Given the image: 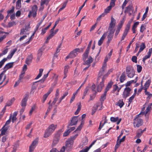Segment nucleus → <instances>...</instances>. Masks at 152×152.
<instances>
[{"instance_id":"f257e3e1","label":"nucleus","mask_w":152,"mask_h":152,"mask_svg":"<svg viewBox=\"0 0 152 152\" xmlns=\"http://www.w3.org/2000/svg\"><path fill=\"white\" fill-rule=\"evenodd\" d=\"M74 133H75L74 132ZM75 133H76V134H75L74 136L72 137L66 142L65 147L66 149L69 150L72 147L74 142L73 140L78 136V134L79 133V132H77Z\"/></svg>"},{"instance_id":"f03ea898","label":"nucleus","mask_w":152,"mask_h":152,"mask_svg":"<svg viewBox=\"0 0 152 152\" xmlns=\"http://www.w3.org/2000/svg\"><path fill=\"white\" fill-rule=\"evenodd\" d=\"M56 126V125H54L53 124L50 125L45 131L44 137L47 138L50 136L52 132L54 131Z\"/></svg>"},{"instance_id":"7ed1b4c3","label":"nucleus","mask_w":152,"mask_h":152,"mask_svg":"<svg viewBox=\"0 0 152 152\" xmlns=\"http://www.w3.org/2000/svg\"><path fill=\"white\" fill-rule=\"evenodd\" d=\"M113 70L112 69H110L107 72V75H104L102 79V81L100 83L99 85L97 86V90L98 91L100 92L101 91L102 88L104 86V81L106 77L108 75H109L111 72L113 71Z\"/></svg>"},{"instance_id":"20e7f679","label":"nucleus","mask_w":152,"mask_h":152,"mask_svg":"<svg viewBox=\"0 0 152 152\" xmlns=\"http://www.w3.org/2000/svg\"><path fill=\"white\" fill-rule=\"evenodd\" d=\"M126 72V75L129 77H132L134 75V70L133 68L130 66H127Z\"/></svg>"},{"instance_id":"39448f33","label":"nucleus","mask_w":152,"mask_h":152,"mask_svg":"<svg viewBox=\"0 0 152 152\" xmlns=\"http://www.w3.org/2000/svg\"><path fill=\"white\" fill-rule=\"evenodd\" d=\"M115 30H111L109 31V33L107 36L108 41L107 42V44L108 45H109L110 43L112 40L113 36V34Z\"/></svg>"},{"instance_id":"423d86ee","label":"nucleus","mask_w":152,"mask_h":152,"mask_svg":"<svg viewBox=\"0 0 152 152\" xmlns=\"http://www.w3.org/2000/svg\"><path fill=\"white\" fill-rule=\"evenodd\" d=\"M86 116V115L85 114H83L82 115V119L80 124V125L77 127V129L74 131V132L80 131L84 124V121L83 120V119L85 118Z\"/></svg>"},{"instance_id":"0eeeda50","label":"nucleus","mask_w":152,"mask_h":152,"mask_svg":"<svg viewBox=\"0 0 152 152\" xmlns=\"http://www.w3.org/2000/svg\"><path fill=\"white\" fill-rule=\"evenodd\" d=\"M78 116H75L72 118L71 120V122L68 124V128H69V126L75 125L77 124L78 121Z\"/></svg>"},{"instance_id":"6e6552de","label":"nucleus","mask_w":152,"mask_h":152,"mask_svg":"<svg viewBox=\"0 0 152 152\" xmlns=\"http://www.w3.org/2000/svg\"><path fill=\"white\" fill-rule=\"evenodd\" d=\"M133 124L135 127H139L142 124V119H134Z\"/></svg>"},{"instance_id":"1a4fd4ad","label":"nucleus","mask_w":152,"mask_h":152,"mask_svg":"<svg viewBox=\"0 0 152 152\" xmlns=\"http://www.w3.org/2000/svg\"><path fill=\"white\" fill-rule=\"evenodd\" d=\"M60 134L57 133L55 135L54 139L53 140L52 146L53 147H54L57 144L59 141Z\"/></svg>"},{"instance_id":"9d476101","label":"nucleus","mask_w":152,"mask_h":152,"mask_svg":"<svg viewBox=\"0 0 152 152\" xmlns=\"http://www.w3.org/2000/svg\"><path fill=\"white\" fill-rule=\"evenodd\" d=\"M38 139L36 138L33 141L32 143L29 147L30 152H32L34 151L36 146L38 143Z\"/></svg>"},{"instance_id":"9b49d317","label":"nucleus","mask_w":152,"mask_h":152,"mask_svg":"<svg viewBox=\"0 0 152 152\" xmlns=\"http://www.w3.org/2000/svg\"><path fill=\"white\" fill-rule=\"evenodd\" d=\"M131 89L129 87H126L125 88L123 92V97L124 98H126L129 95Z\"/></svg>"},{"instance_id":"f8f14e48","label":"nucleus","mask_w":152,"mask_h":152,"mask_svg":"<svg viewBox=\"0 0 152 152\" xmlns=\"http://www.w3.org/2000/svg\"><path fill=\"white\" fill-rule=\"evenodd\" d=\"M115 24V20L112 17L111 18V22L110 24V26L109 28V30L111 31V30H115L113 29Z\"/></svg>"},{"instance_id":"ddd939ff","label":"nucleus","mask_w":152,"mask_h":152,"mask_svg":"<svg viewBox=\"0 0 152 152\" xmlns=\"http://www.w3.org/2000/svg\"><path fill=\"white\" fill-rule=\"evenodd\" d=\"M107 66V64L106 63L104 62V64H103L100 70L99 74L98 76L99 77H100L102 75L105 71V68Z\"/></svg>"},{"instance_id":"4468645a","label":"nucleus","mask_w":152,"mask_h":152,"mask_svg":"<svg viewBox=\"0 0 152 152\" xmlns=\"http://www.w3.org/2000/svg\"><path fill=\"white\" fill-rule=\"evenodd\" d=\"M93 61V58L92 57L89 56L88 58V59L85 61H84V63L83 64L85 65H87V66H90L91 63Z\"/></svg>"},{"instance_id":"2eb2a0df","label":"nucleus","mask_w":152,"mask_h":152,"mask_svg":"<svg viewBox=\"0 0 152 152\" xmlns=\"http://www.w3.org/2000/svg\"><path fill=\"white\" fill-rule=\"evenodd\" d=\"M130 26L127 24L124 31L121 37V41L124 40L130 28Z\"/></svg>"},{"instance_id":"dca6fc26","label":"nucleus","mask_w":152,"mask_h":152,"mask_svg":"<svg viewBox=\"0 0 152 152\" xmlns=\"http://www.w3.org/2000/svg\"><path fill=\"white\" fill-rule=\"evenodd\" d=\"M115 5L112 3H110V5L108 6L107 8L104 10V12L103 13L105 15L107 14V13L109 12L111 10L112 7H114Z\"/></svg>"},{"instance_id":"f3484780","label":"nucleus","mask_w":152,"mask_h":152,"mask_svg":"<svg viewBox=\"0 0 152 152\" xmlns=\"http://www.w3.org/2000/svg\"><path fill=\"white\" fill-rule=\"evenodd\" d=\"M12 56H13L10 53L8 55L7 58H4L2 60L0 61V68H1L2 67L4 62L7 60V58L9 59H10L11 58Z\"/></svg>"},{"instance_id":"a211bd4d","label":"nucleus","mask_w":152,"mask_h":152,"mask_svg":"<svg viewBox=\"0 0 152 152\" xmlns=\"http://www.w3.org/2000/svg\"><path fill=\"white\" fill-rule=\"evenodd\" d=\"M37 6L36 5H34L32 8V10L31 11L32 13L31 15L33 17H35L37 15Z\"/></svg>"},{"instance_id":"6ab92c4d","label":"nucleus","mask_w":152,"mask_h":152,"mask_svg":"<svg viewBox=\"0 0 152 152\" xmlns=\"http://www.w3.org/2000/svg\"><path fill=\"white\" fill-rule=\"evenodd\" d=\"M14 62L9 63L6 65L4 67V71L3 72H5L8 69L12 67Z\"/></svg>"},{"instance_id":"aec40b11","label":"nucleus","mask_w":152,"mask_h":152,"mask_svg":"<svg viewBox=\"0 0 152 152\" xmlns=\"http://www.w3.org/2000/svg\"><path fill=\"white\" fill-rule=\"evenodd\" d=\"M152 52V48H151L149 49L148 52V55H146L143 58L142 61L144 63L145 62V60L147 58L150 57L151 56Z\"/></svg>"},{"instance_id":"412c9836","label":"nucleus","mask_w":152,"mask_h":152,"mask_svg":"<svg viewBox=\"0 0 152 152\" xmlns=\"http://www.w3.org/2000/svg\"><path fill=\"white\" fill-rule=\"evenodd\" d=\"M40 81V80L38 81L35 82L33 83L31 89L30 93H31V94L34 93V90L35 89H36V88L37 86V82Z\"/></svg>"},{"instance_id":"4be33fe9","label":"nucleus","mask_w":152,"mask_h":152,"mask_svg":"<svg viewBox=\"0 0 152 152\" xmlns=\"http://www.w3.org/2000/svg\"><path fill=\"white\" fill-rule=\"evenodd\" d=\"M151 82V80H148L145 83L143 87L142 88L145 90V91H147V89L150 85Z\"/></svg>"},{"instance_id":"5701e85b","label":"nucleus","mask_w":152,"mask_h":152,"mask_svg":"<svg viewBox=\"0 0 152 152\" xmlns=\"http://www.w3.org/2000/svg\"><path fill=\"white\" fill-rule=\"evenodd\" d=\"M106 36V33H104L98 42V45L99 46H100L102 44Z\"/></svg>"},{"instance_id":"b1692460","label":"nucleus","mask_w":152,"mask_h":152,"mask_svg":"<svg viewBox=\"0 0 152 152\" xmlns=\"http://www.w3.org/2000/svg\"><path fill=\"white\" fill-rule=\"evenodd\" d=\"M18 113V111H15L13 115H12V122L14 123L15 121L17 119V118L16 117Z\"/></svg>"},{"instance_id":"393cba45","label":"nucleus","mask_w":152,"mask_h":152,"mask_svg":"<svg viewBox=\"0 0 152 152\" xmlns=\"http://www.w3.org/2000/svg\"><path fill=\"white\" fill-rule=\"evenodd\" d=\"M133 9L132 6V4H130L126 8V10L125 11V12H128L131 11L133 12Z\"/></svg>"},{"instance_id":"a878e982","label":"nucleus","mask_w":152,"mask_h":152,"mask_svg":"<svg viewBox=\"0 0 152 152\" xmlns=\"http://www.w3.org/2000/svg\"><path fill=\"white\" fill-rule=\"evenodd\" d=\"M28 98V96H26L22 99L21 102V105L23 107H25Z\"/></svg>"},{"instance_id":"bb28decb","label":"nucleus","mask_w":152,"mask_h":152,"mask_svg":"<svg viewBox=\"0 0 152 152\" xmlns=\"http://www.w3.org/2000/svg\"><path fill=\"white\" fill-rule=\"evenodd\" d=\"M32 59V56L31 55L29 56L26 59V63L27 64H29L31 63Z\"/></svg>"},{"instance_id":"cd10ccee","label":"nucleus","mask_w":152,"mask_h":152,"mask_svg":"<svg viewBox=\"0 0 152 152\" xmlns=\"http://www.w3.org/2000/svg\"><path fill=\"white\" fill-rule=\"evenodd\" d=\"M126 75L125 73V72H123L121 75L120 80L121 83L123 82L124 80H125Z\"/></svg>"},{"instance_id":"c85d7f7f","label":"nucleus","mask_w":152,"mask_h":152,"mask_svg":"<svg viewBox=\"0 0 152 152\" xmlns=\"http://www.w3.org/2000/svg\"><path fill=\"white\" fill-rule=\"evenodd\" d=\"M81 108V104L80 102L78 105L77 108L75 113V114L77 115L78 114Z\"/></svg>"},{"instance_id":"c756f323","label":"nucleus","mask_w":152,"mask_h":152,"mask_svg":"<svg viewBox=\"0 0 152 152\" xmlns=\"http://www.w3.org/2000/svg\"><path fill=\"white\" fill-rule=\"evenodd\" d=\"M15 100L14 98H12L10 100L7 102L6 105L7 106H9L12 105Z\"/></svg>"},{"instance_id":"7c9ffc66","label":"nucleus","mask_w":152,"mask_h":152,"mask_svg":"<svg viewBox=\"0 0 152 152\" xmlns=\"http://www.w3.org/2000/svg\"><path fill=\"white\" fill-rule=\"evenodd\" d=\"M113 84V82L112 81H110V82L108 84L107 86L106 87L105 91H106V92H107L109 90V89L111 88Z\"/></svg>"},{"instance_id":"2f4dec72","label":"nucleus","mask_w":152,"mask_h":152,"mask_svg":"<svg viewBox=\"0 0 152 152\" xmlns=\"http://www.w3.org/2000/svg\"><path fill=\"white\" fill-rule=\"evenodd\" d=\"M145 43H142L140 46V48L139 51V53H141L145 48Z\"/></svg>"},{"instance_id":"473e14b6","label":"nucleus","mask_w":152,"mask_h":152,"mask_svg":"<svg viewBox=\"0 0 152 152\" xmlns=\"http://www.w3.org/2000/svg\"><path fill=\"white\" fill-rule=\"evenodd\" d=\"M107 92L105 91L101 97L100 100L101 102V104H102V102H103L106 99Z\"/></svg>"},{"instance_id":"72a5a7b5","label":"nucleus","mask_w":152,"mask_h":152,"mask_svg":"<svg viewBox=\"0 0 152 152\" xmlns=\"http://www.w3.org/2000/svg\"><path fill=\"white\" fill-rule=\"evenodd\" d=\"M143 133L141 129H139L137 131V133L136 136V137L139 138L142 135Z\"/></svg>"},{"instance_id":"f704fd0d","label":"nucleus","mask_w":152,"mask_h":152,"mask_svg":"<svg viewBox=\"0 0 152 152\" xmlns=\"http://www.w3.org/2000/svg\"><path fill=\"white\" fill-rule=\"evenodd\" d=\"M21 0H18L16 2V7L17 9H19L21 7Z\"/></svg>"},{"instance_id":"c9c22d12","label":"nucleus","mask_w":152,"mask_h":152,"mask_svg":"<svg viewBox=\"0 0 152 152\" xmlns=\"http://www.w3.org/2000/svg\"><path fill=\"white\" fill-rule=\"evenodd\" d=\"M124 104V103L123 102V99L119 100L117 104V105L119 106L120 108L122 107Z\"/></svg>"},{"instance_id":"e433bc0d","label":"nucleus","mask_w":152,"mask_h":152,"mask_svg":"<svg viewBox=\"0 0 152 152\" xmlns=\"http://www.w3.org/2000/svg\"><path fill=\"white\" fill-rule=\"evenodd\" d=\"M49 1L48 0H41V6H42L44 4H45L46 5H48Z\"/></svg>"},{"instance_id":"4c0bfd02","label":"nucleus","mask_w":152,"mask_h":152,"mask_svg":"<svg viewBox=\"0 0 152 152\" xmlns=\"http://www.w3.org/2000/svg\"><path fill=\"white\" fill-rule=\"evenodd\" d=\"M43 69H40L39 70V73L35 78V79H37L40 77L42 75Z\"/></svg>"},{"instance_id":"58836bf2","label":"nucleus","mask_w":152,"mask_h":152,"mask_svg":"<svg viewBox=\"0 0 152 152\" xmlns=\"http://www.w3.org/2000/svg\"><path fill=\"white\" fill-rule=\"evenodd\" d=\"M89 88L88 86L86 87L85 89V91L83 92V96L82 97V99H84L85 96L86 95V94L89 89Z\"/></svg>"},{"instance_id":"ea45409f","label":"nucleus","mask_w":152,"mask_h":152,"mask_svg":"<svg viewBox=\"0 0 152 152\" xmlns=\"http://www.w3.org/2000/svg\"><path fill=\"white\" fill-rule=\"evenodd\" d=\"M135 96V94H134L130 97L129 99V104L128 106H129L130 104L132 102L133 99H134V97Z\"/></svg>"},{"instance_id":"a19ab883","label":"nucleus","mask_w":152,"mask_h":152,"mask_svg":"<svg viewBox=\"0 0 152 152\" xmlns=\"http://www.w3.org/2000/svg\"><path fill=\"white\" fill-rule=\"evenodd\" d=\"M8 129L7 127H5L4 129H3L1 131V133L0 134V136H2L4 135L6 132V131Z\"/></svg>"},{"instance_id":"79ce46f5","label":"nucleus","mask_w":152,"mask_h":152,"mask_svg":"<svg viewBox=\"0 0 152 152\" xmlns=\"http://www.w3.org/2000/svg\"><path fill=\"white\" fill-rule=\"evenodd\" d=\"M68 1L67 0L63 3V5H62V7L59 9L58 11L59 12L61 11L62 10L64 9Z\"/></svg>"},{"instance_id":"37998d69","label":"nucleus","mask_w":152,"mask_h":152,"mask_svg":"<svg viewBox=\"0 0 152 152\" xmlns=\"http://www.w3.org/2000/svg\"><path fill=\"white\" fill-rule=\"evenodd\" d=\"M119 119L118 117H116L115 118L114 117H111L110 118V120L112 122H115L117 121Z\"/></svg>"},{"instance_id":"c03bdc74","label":"nucleus","mask_w":152,"mask_h":152,"mask_svg":"<svg viewBox=\"0 0 152 152\" xmlns=\"http://www.w3.org/2000/svg\"><path fill=\"white\" fill-rule=\"evenodd\" d=\"M36 107V106L35 105H33L31 107V109L29 112V115H31L33 112V111L35 110Z\"/></svg>"},{"instance_id":"a18cd8bd","label":"nucleus","mask_w":152,"mask_h":152,"mask_svg":"<svg viewBox=\"0 0 152 152\" xmlns=\"http://www.w3.org/2000/svg\"><path fill=\"white\" fill-rule=\"evenodd\" d=\"M25 74V72L24 71H22L21 74L19 76V78L18 80L20 81H21V79H22L24 76V74Z\"/></svg>"},{"instance_id":"49530a36","label":"nucleus","mask_w":152,"mask_h":152,"mask_svg":"<svg viewBox=\"0 0 152 152\" xmlns=\"http://www.w3.org/2000/svg\"><path fill=\"white\" fill-rule=\"evenodd\" d=\"M121 142L119 141V140H117L116 141V144L115 145V151H116L117 149L119 147L121 144Z\"/></svg>"},{"instance_id":"de8ad7c7","label":"nucleus","mask_w":152,"mask_h":152,"mask_svg":"<svg viewBox=\"0 0 152 152\" xmlns=\"http://www.w3.org/2000/svg\"><path fill=\"white\" fill-rule=\"evenodd\" d=\"M145 93L146 95L148 96L147 98H148L149 99H150L152 97V94L150 93L149 92L147 91H145Z\"/></svg>"},{"instance_id":"09e8293b","label":"nucleus","mask_w":152,"mask_h":152,"mask_svg":"<svg viewBox=\"0 0 152 152\" xmlns=\"http://www.w3.org/2000/svg\"><path fill=\"white\" fill-rule=\"evenodd\" d=\"M11 119H12V114H11L10 115V116L9 119L6 122L5 125L4 126V127L6 125H8L11 122Z\"/></svg>"},{"instance_id":"8fccbe9b","label":"nucleus","mask_w":152,"mask_h":152,"mask_svg":"<svg viewBox=\"0 0 152 152\" xmlns=\"http://www.w3.org/2000/svg\"><path fill=\"white\" fill-rule=\"evenodd\" d=\"M137 70L138 73H140L142 71V67L141 65H137Z\"/></svg>"},{"instance_id":"3c124183","label":"nucleus","mask_w":152,"mask_h":152,"mask_svg":"<svg viewBox=\"0 0 152 152\" xmlns=\"http://www.w3.org/2000/svg\"><path fill=\"white\" fill-rule=\"evenodd\" d=\"M99 106V105H97L96 106L94 107L92 112V115H93L95 113Z\"/></svg>"},{"instance_id":"603ef678","label":"nucleus","mask_w":152,"mask_h":152,"mask_svg":"<svg viewBox=\"0 0 152 152\" xmlns=\"http://www.w3.org/2000/svg\"><path fill=\"white\" fill-rule=\"evenodd\" d=\"M118 86H117V85H115L113 86V92H115V91H117L118 92Z\"/></svg>"},{"instance_id":"864d4df0","label":"nucleus","mask_w":152,"mask_h":152,"mask_svg":"<svg viewBox=\"0 0 152 152\" xmlns=\"http://www.w3.org/2000/svg\"><path fill=\"white\" fill-rule=\"evenodd\" d=\"M43 50L42 49L39 50L38 51L37 56L41 57L42 55Z\"/></svg>"},{"instance_id":"5fc2aeb1","label":"nucleus","mask_w":152,"mask_h":152,"mask_svg":"<svg viewBox=\"0 0 152 152\" xmlns=\"http://www.w3.org/2000/svg\"><path fill=\"white\" fill-rule=\"evenodd\" d=\"M88 54L84 53L83 55V59L84 61H85L86 58H88Z\"/></svg>"},{"instance_id":"6e6d98bb","label":"nucleus","mask_w":152,"mask_h":152,"mask_svg":"<svg viewBox=\"0 0 152 152\" xmlns=\"http://www.w3.org/2000/svg\"><path fill=\"white\" fill-rule=\"evenodd\" d=\"M15 25H16V23L15 21L10 22L8 24V27H10Z\"/></svg>"},{"instance_id":"4d7b16f0","label":"nucleus","mask_w":152,"mask_h":152,"mask_svg":"<svg viewBox=\"0 0 152 152\" xmlns=\"http://www.w3.org/2000/svg\"><path fill=\"white\" fill-rule=\"evenodd\" d=\"M105 15L103 13H102L100 16L97 18L96 20L99 21L102 18L104 17L105 16Z\"/></svg>"},{"instance_id":"13d9d810","label":"nucleus","mask_w":152,"mask_h":152,"mask_svg":"<svg viewBox=\"0 0 152 152\" xmlns=\"http://www.w3.org/2000/svg\"><path fill=\"white\" fill-rule=\"evenodd\" d=\"M69 68V66L68 65H66L64 66V73H67L68 69Z\"/></svg>"},{"instance_id":"bf43d9fd","label":"nucleus","mask_w":152,"mask_h":152,"mask_svg":"<svg viewBox=\"0 0 152 152\" xmlns=\"http://www.w3.org/2000/svg\"><path fill=\"white\" fill-rule=\"evenodd\" d=\"M129 0H125L124 1V3H123V4L122 6V9L123 10L124 8V7H125L128 1H129Z\"/></svg>"},{"instance_id":"052dcab7","label":"nucleus","mask_w":152,"mask_h":152,"mask_svg":"<svg viewBox=\"0 0 152 152\" xmlns=\"http://www.w3.org/2000/svg\"><path fill=\"white\" fill-rule=\"evenodd\" d=\"M145 26L144 25L142 24V25L140 27V31L141 32H143L144 30L145 29Z\"/></svg>"},{"instance_id":"680f3d73","label":"nucleus","mask_w":152,"mask_h":152,"mask_svg":"<svg viewBox=\"0 0 152 152\" xmlns=\"http://www.w3.org/2000/svg\"><path fill=\"white\" fill-rule=\"evenodd\" d=\"M89 149L88 147H86L85 149L81 150L79 152H87Z\"/></svg>"},{"instance_id":"e2e57ef3","label":"nucleus","mask_w":152,"mask_h":152,"mask_svg":"<svg viewBox=\"0 0 152 152\" xmlns=\"http://www.w3.org/2000/svg\"><path fill=\"white\" fill-rule=\"evenodd\" d=\"M151 107L148 105V107L146 108L145 113L147 114L148 112L151 109Z\"/></svg>"},{"instance_id":"0e129e2a","label":"nucleus","mask_w":152,"mask_h":152,"mask_svg":"<svg viewBox=\"0 0 152 152\" xmlns=\"http://www.w3.org/2000/svg\"><path fill=\"white\" fill-rule=\"evenodd\" d=\"M69 56H70V58H72L75 57L76 56L75 54H74V53L72 51H71L69 54Z\"/></svg>"},{"instance_id":"69168bd1","label":"nucleus","mask_w":152,"mask_h":152,"mask_svg":"<svg viewBox=\"0 0 152 152\" xmlns=\"http://www.w3.org/2000/svg\"><path fill=\"white\" fill-rule=\"evenodd\" d=\"M137 57L136 56H132V61L135 63H137Z\"/></svg>"},{"instance_id":"338daca9","label":"nucleus","mask_w":152,"mask_h":152,"mask_svg":"<svg viewBox=\"0 0 152 152\" xmlns=\"http://www.w3.org/2000/svg\"><path fill=\"white\" fill-rule=\"evenodd\" d=\"M14 9H15V7H14L13 6L12 7V9L11 10H8L7 11V13L8 14H10V13H12L14 12Z\"/></svg>"},{"instance_id":"774afa93","label":"nucleus","mask_w":152,"mask_h":152,"mask_svg":"<svg viewBox=\"0 0 152 152\" xmlns=\"http://www.w3.org/2000/svg\"><path fill=\"white\" fill-rule=\"evenodd\" d=\"M26 31L23 28L21 29V32L20 33V35H22L23 34H26Z\"/></svg>"}]
</instances>
